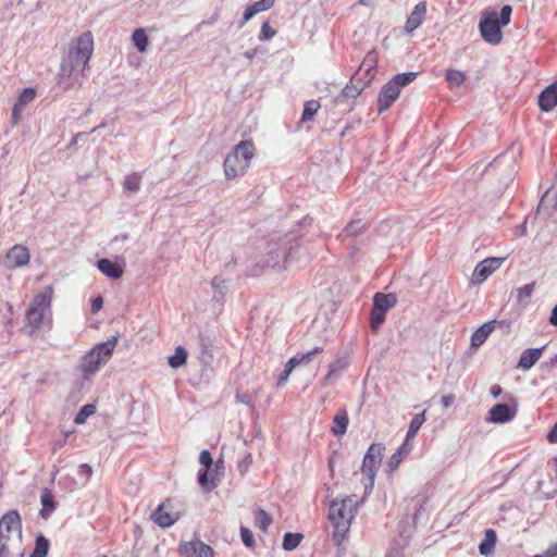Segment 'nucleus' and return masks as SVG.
<instances>
[{
	"label": "nucleus",
	"mask_w": 557,
	"mask_h": 557,
	"mask_svg": "<svg viewBox=\"0 0 557 557\" xmlns=\"http://www.w3.org/2000/svg\"><path fill=\"white\" fill-rule=\"evenodd\" d=\"M542 555L544 557H557V543L550 544Z\"/></svg>",
	"instance_id": "e2e57ef3"
},
{
	"label": "nucleus",
	"mask_w": 557,
	"mask_h": 557,
	"mask_svg": "<svg viewBox=\"0 0 557 557\" xmlns=\"http://www.w3.org/2000/svg\"><path fill=\"white\" fill-rule=\"evenodd\" d=\"M386 312L376 307H372L370 314V325L372 331L376 332L379 326L385 321Z\"/></svg>",
	"instance_id": "58836bf2"
},
{
	"label": "nucleus",
	"mask_w": 557,
	"mask_h": 557,
	"mask_svg": "<svg viewBox=\"0 0 557 557\" xmlns=\"http://www.w3.org/2000/svg\"><path fill=\"white\" fill-rule=\"evenodd\" d=\"M535 288V282H532L530 284H525L522 287H519L516 289L517 298L519 302H522L524 299H528L531 297Z\"/></svg>",
	"instance_id": "de8ad7c7"
},
{
	"label": "nucleus",
	"mask_w": 557,
	"mask_h": 557,
	"mask_svg": "<svg viewBox=\"0 0 557 557\" xmlns=\"http://www.w3.org/2000/svg\"><path fill=\"white\" fill-rule=\"evenodd\" d=\"M411 445L407 443H403V445L389 457L387 461V470L388 472H394L401 460L411 451Z\"/></svg>",
	"instance_id": "412c9836"
},
{
	"label": "nucleus",
	"mask_w": 557,
	"mask_h": 557,
	"mask_svg": "<svg viewBox=\"0 0 557 557\" xmlns=\"http://www.w3.org/2000/svg\"><path fill=\"white\" fill-rule=\"evenodd\" d=\"M506 159H507V157H505V156H499V157H497V158H496V159H495V160H494V161L488 165V168H491V169H496V168H498L500 164L505 163V162H506Z\"/></svg>",
	"instance_id": "69168bd1"
},
{
	"label": "nucleus",
	"mask_w": 557,
	"mask_h": 557,
	"mask_svg": "<svg viewBox=\"0 0 557 557\" xmlns=\"http://www.w3.org/2000/svg\"><path fill=\"white\" fill-rule=\"evenodd\" d=\"M240 537L245 546L247 547H253L255 546V540L252 532L245 527L240 528Z\"/></svg>",
	"instance_id": "3c124183"
},
{
	"label": "nucleus",
	"mask_w": 557,
	"mask_h": 557,
	"mask_svg": "<svg viewBox=\"0 0 557 557\" xmlns=\"http://www.w3.org/2000/svg\"><path fill=\"white\" fill-rule=\"evenodd\" d=\"M275 0H259L255 2L253 9L256 10L257 14L267 10H270L274 5Z\"/></svg>",
	"instance_id": "603ef678"
},
{
	"label": "nucleus",
	"mask_w": 557,
	"mask_h": 557,
	"mask_svg": "<svg viewBox=\"0 0 557 557\" xmlns=\"http://www.w3.org/2000/svg\"><path fill=\"white\" fill-rule=\"evenodd\" d=\"M236 398L238 401L245 404V405H251V397L247 394H240V393H237L236 394Z\"/></svg>",
	"instance_id": "338daca9"
},
{
	"label": "nucleus",
	"mask_w": 557,
	"mask_h": 557,
	"mask_svg": "<svg viewBox=\"0 0 557 557\" xmlns=\"http://www.w3.org/2000/svg\"><path fill=\"white\" fill-rule=\"evenodd\" d=\"M424 421L425 411H422L421 413H418L412 418L404 443L409 444V442L414 438Z\"/></svg>",
	"instance_id": "c756f323"
},
{
	"label": "nucleus",
	"mask_w": 557,
	"mask_h": 557,
	"mask_svg": "<svg viewBox=\"0 0 557 557\" xmlns=\"http://www.w3.org/2000/svg\"><path fill=\"white\" fill-rule=\"evenodd\" d=\"M97 268L101 273L112 280H117L123 275V268L107 258L98 260Z\"/></svg>",
	"instance_id": "a211bd4d"
},
{
	"label": "nucleus",
	"mask_w": 557,
	"mask_h": 557,
	"mask_svg": "<svg viewBox=\"0 0 557 557\" xmlns=\"http://www.w3.org/2000/svg\"><path fill=\"white\" fill-rule=\"evenodd\" d=\"M488 421L492 423H506L511 421L517 414V406L510 407L507 404H497L488 411Z\"/></svg>",
	"instance_id": "f8f14e48"
},
{
	"label": "nucleus",
	"mask_w": 557,
	"mask_h": 557,
	"mask_svg": "<svg viewBox=\"0 0 557 557\" xmlns=\"http://www.w3.org/2000/svg\"><path fill=\"white\" fill-rule=\"evenodd\" d=\"M208 470L209 469H206L203 471H200L199 474H198V482L199 484L208 492H210L211 490L215 488L216 487V482L214 481V478L212 476L211 478V482L209 484V474H208Z\"/></svg>",
	"instance_id": "49530a36"
},
{
	"label": "nucleus",
	"mask_w": 557,
	"mask_h": 557,
	"mask_svg": "<svg viewBox=\"0 0 557 557\" xmlns=\"http://www.w3.org/2000/svg\"><path fill=\"white\" fill-rule=\"evenodd\" d=\"M23 109L24 108H22V107H17L16 103L13 106L12 116H11L13 125H16L18 123Z\"/></svg>",
	"instance_id": "13d9d810"
},
{
	"label": "nucleus",
	"mask_w": 557,
	"mask_h": 557,
	"mask_svg": "<svg viewBox=\"0 0 557 557\" xmlns=\"http://www.w3.org/2000/svg\"><path fill=\"white\" fill-rule=\"evenodd\" d=\"M359 72H356L350 79V84L346 85L343 89L342 94L336 97V102L342 103L344 100L356 99L362 90L366 88L367 83H362L361 85H357L356 82L358 79Z\"/></svg>",
	"instance_id": "f3484780"
},
{
	"label": "nucleus",
	"mask_w": 557,
	"mask_h": 557,
	"mask_svg": "<svg viewBox=\"0 0 557 557\" xmlns=\"http://www.w3.org/2000/svg\"><path fill=\"white\" fill-rule=\"evenodd\" d=\"M256 527L262 531H267L269 525L272 523L271 516L263 509H258L255 515Z\"/></svg>",
	"instance_id": "4c0bfd02"
},
{
	"label": "nucleus",
	"mask_w": 557,
	"mask_h": 557,
	"mask_svg": "<svg viewBox=\"0 0 557 557\" xmlns=\"http://www.w3.org/2000/svg\"><path fill=\"white\" fill-rule=\"evenodd\" d=\"M513 234L516 236H524V235H527V220L523 223L517 225L513 228Z\"/></svg>",
	"instance_id": "680f3d73"
},
{
	"label": "nucleus",
	"mask_w": 557,
	"mask_h": 557,
	"mask_svg": "<svg viewBox=\"0 0 557 557\" xmlns=\"http://www.w3.org/2000/svg\"><path fill=\"white\" fill-rule=\"evenodd\" d=\"M49 548V542L42 535L36 539V545L29 557H46Z\"/></svg>",
	"instance_id": "ea45409f"
},
{
	"label": "nucleus",
	"mask_w": 557,
	"mask_h": 557,
	"mask_svg": "<svg viewBox=\"0 0 557 557\" xmlns=\"http://www.w3.org/2000/svg\"><path fill=\"white\" fill-rule=\"evenodd\" d=\"M397 302V297L395 294H383L376 293L373 297V306L381 309L384 312H387L388 309L393 308Z\"/></svg>",
	"instance_id": "5701e85b"
},
{
	"label": "nucleus",
	"mask_w": 557,
	"mask_h": 557,
	"mask_svg": "<svg viewBox=\"0 0 557 557\" xmlns=\"http://www.w3.org/2000/svg\"><path fill=\"white\" fill-rule=\"evenodd\" d=\"M357 500L347 497L342 500H333L329 508V518L333 525L332 541L339 547L347 539L351 522L357 510Z\"/></svg>",
	"instance_id": "7ed1b4c3"
},
{
	"label": "nucleus",
	"mask_w": 557,
	"mask_h": 557,
	"mask_svg": "<svg viewBox=\"0 0 557 557\" xmlns=\"http://www.w3.org/2000/svg\"><path fill=\"white\" fill-rule=\"evenodd\" d=\"M349 423L348 413L345 409L341 410L333 418L332 433L335 436H342L346 433Z\"/></svg>",
	"instance_id": "4be33fe9"
},
{
	"label": "nucleus",
	"mask_w": 557,
	"mask_h": 557,
	"mask_svg": "<svg viewBox=\"0 0 557 557\" xmlns=\"http://www.w3.org/2000/svg\"><path fill=\"white\" fill-rule=\"evenodd\" d=\"M446 79L450 86L459 87L465 83L466 76L459 70H448L446 73Z\"/></svg>",
	"instance_id": "79ce46f5"
},
{
	"label": "nucleus",
	"mask_w": 557,
	"mask_h": 557,
	"mask_svg": "<svg viewBox=\"0 0 557 557\" xmlns=\"http://www.w3.org/2000/svg\"><path fill=\"white\" fill-rule=\"evenodd\" d=\"M302 534L300 533H286L283 539V548L287 552L294 550L301 542Z\"/></svg>",
	"instance_id": "e433bc0d"
},
{
	"label": "nucleus",
	"mask_w": 557,
	"mask_h": 557,
	"mask_svg": "<svg viewBox=\"0 0 557 557\" xmlns=\"http://www.w3.org/2000/svg\"><path fill=\"white\" fill-rule=\"evenodd\" d=\"M349 366V360L345 357L336 359L334 362H332L329 367V372L323 379L322 384L324 386L327 385L329 381L335 376L341 374L343 371H345Z\"/></svg>",
	"instance_id": "393cba45"
},
{
	"label": "nucleus",
	"mask_w": 557,
	"mask_h": 557,
	"mask_svg": "<svg viewBox=\"0 0 557 557\" xmlns=\"http://www.w3.org/2000/svg\"><path fill=\"white\" fill-rule=\"evenodd\" d=\"M417 77L416 72H406L396 74L391 79L392 84L396 86L399 90H401L403 87L409 85L411 82H413Z\"/></svg>",
	"instance_id": "f704fd0d"
},
{
	"label": "nucleus",
	"mask_w": 557,
	"mask_h": 557,
	"mask_svg": "<svg viewBox=\"0 0 557 557\" xmlns=\"http://www.w3.org/2000/svg\"><path fill=\"white\" fill-rule=\"evenodd\" d=\"M400 95V90L392 84V82H387L381 89V92L377 98V108L379 113H383L387 111L391 106L398 99Z\"/></svg>",
	"instance_id": "4468645a"
},
{
	"label": "nucleus",
	"mask_w": 557,
	"mask_h": 557,
	"mask_svg": "<svg viewBox=\"0 0 557 557\" xmlns=\"http://www.w3.org/2000/svg\"><path fill=\"white\" fill-rule=\"evenodd\" d=\"M479 28L482 38L491 44L498 45L503 39V33L498 22V14L495 11L484 13L480 23Z\"/></svg>",
	"instance_id": "1a4fd4ad"
},
{
	"label": "nucleus",
	"mask_w": 557,
	"mask_h": 557,
	"mask_svg": "<svg viewBox=\"0 0 557 557\" xmlns=\"http://www.w3.org/2000/svg\"><path fill=\"white\" fill-rule=\"evenodd\" d=\"M504 258L491 257L479 262L472 274V282L475 284L483 283L504 263Z\"/></svg>",
	"instance_id": "9d476101"
},
{
	"label": "nucleus",
	"mask_w": 557,
	"mask_h": 557,
	"mask_svg": "<svg viewBox=\"0 0 557 557\" xmlns=\"http://www.w3.org/2000/svg\"><path fill=\"white\" fill-rule=\"evenodd\" d=\"M94 50V38L91 33H83L74 46L69 50L67 62L61 64L58 75V85L63 90L79 88L84 81V71Z\"/></svg>",
	"instance_id": "f257e3e1"
},
{
	"label": "nucleus",
	"mask_w": 557,
	"mask_h": 557,
	"mask_svg": "<svg viewBox=\"0 0 557 557\" xmlns=\"http://www.w3.org/2000/svg\"><path fill=\"white\" fill-rule=\"evenodd\" d=\"M375 63H376V59H375V55L373 53H369L362 64L360 65L359 70L357 72L360 73V75H362V72L364 71V75L366 76H371L374 74L372 73L374 66H375Z\"/></svg>",
	"instance_id": "37998d69"
},
{
	"label": "nucleus",
	"mask_w": 557,
	"mask_h": 557,
	"mask_svg": "<svg viewBox=\"0 0 557 557\" xmlns=\"http://www.w3.org/2000/svg\"><path fill=\"white\" fill-rule=\"evenodd\" d=\"M366 223L361 219L350 221L344 228L346 236H358L364 232Z\"/></svg>",
	"instance_id": "c9c22d12"
},
{
	"label": "nucleus",
	"mask_w": 557,
	"mask_h": 557,
	"mask_svg": "<svg viewBox=\"0 0 557 557\" xmlns=\"http://www.w3.org/2000/svg\"><path fill=\"white\" fill-rule=\"evenodd\" d=\"M116 344L117 336H111L108 341L97 344L81 358L78 370L83 373L85 379L94 375L110 360Z\"/></svg>",
	"instance_id": "39448f33"
},
{
	"label": "nucleus",
	"mask_w": 557,
	"mask_h": 557,
	"mask_svg": "<svg viewBox=\"0 0 557 557\" xmlns=\"http://www.w3.org/2000/svg\"><path fill=\"white\" fill-rule=\"evenodd\" d=\"M417 77L416 72H406L396 74L391 79L392 84L396 86L399 90H401L403 87L409 85L411 82H413Z\"/></svg>",
	"instance_id": "72a5a7b5"
},
{
	"label": "nucleus",
	"mask_w": 557,
	"mask_h": 557,
	"mask_svg": "<svg viewBox=\"0 0 557 557\" xmlns=\"http://www.w3.org/2000/svg\"><path fill=\"white\" fill-rule=\"evenodd\" d=\"M295 367L289 363V360L287 361L284 371L281 373L278 380H277V386H282L288 379L290 372L293 371Z\"/></svg>",
	"instance_id": "5fc2aeb1"
},
{
	"label": "nucleus",
	"mask_w": 557,
	"mask_h": 557,
	"mask_svg": "<svg viewBox=\"0 0 557 557\" xmlns=\"http://www.w3.org/2000/svg\"><path fill=\"white\" fill-rule=\"evenodd\" d=\"M96 411V407L91 404L83 406L79 412L76 414L74 421L76 424H83L88 417L92 416Z\"/></svg>",
	"instance_id": "c03bdc74"
},
{
	"label": "nucleus",
	"mask_w": 557,
	"mask_h": 557,
	"mask_svg": "<svg viewBox=\"0 0 557 557\" xmlns=\"http://www.w3.org/2000/svg\"><path fill=\"white\" fill-rule=\"evenodd\" d=\"M187 350L183 346H177L174 355L169 357V364L173 369H178L187 361Z\"/></svg>",
	"instance_id": "2f4dec72"
},
{
	"label": "nucleus",
	"mask_w": 557,
	"mask_h": 557,
	"mask_svg": "<svg viewBox=\"0 0 557 557\" xmlns=\"http://www.w3.org/2000/svg\"><path fill=\"white\" fill-rule=\"evenodd\" d=\"M153 521L161 528H169L176 521V518L164 511L163 505H160L152 515Z\"/></svg>",
	"instance_id": "cd10ccee"
},
{
	"label": "nucleus",
	"mask_w": 557,
	"mask_h": 557,
	"mask_svg": "<svg viewBox=\"0 0 557 557\" xmlns=\"http://www.w3.org/2000/svg\"><path fill=\"white\" fill-rule=\"evenodd\" d=\"M40 502L42 505V509L40 511L41 517L44 519H47L51 515V512L55 509L54 497L48 488H45L42 491V493L40 495Z\"/></svg>",
	"instance_id": "bb28decb"
},
{
	"label": "nucleus",
	"mask_w": 557,
	"mask_h": 557,
	"mask_svg": "<svg viewBox=\"0 0 557 557\" xmlns=\"http://www.w3.org/2000/svg\"><path fill=\"white\" fill-rule=\"evenodd\" d=\"M299 248V243L292 234L283 236H271L264 248L263 265L269 268H280L288 263L293 258L295 250Z\"/></svg>",
	"instance_id": "20e7f679"
},
{
	"label": "nucleus",
	"mask_w": 557,
	"mask_h": 557,
	"mask_svg": "<svg viewBox=\"0 0 557 557\" xmlns=\"http://www.w3.org/2000/svg\"><path fill=\"white\" fill-rule=\"evenodd\" d=\"M495 321H490L481 325L471 336V346L480 347L495 329Z\"/></svg>",
	"instance_id": "aec40b11"
},
{
	"label": "nucleus",
	"mask_w": 557,
	"mask_h": 557,
	"mask_svg": "<svg viewBox=\"0 0 557 557\" xmlns=\"http://www.w3.org/2000/svg\"><path fill=\"white\" fill-rule=\"evenodd\" d=\"M557 104V81L547 86L539 96V106L543 111H550Z\"/></svg>",
	"instance_id": "2eb2a0df"
},
{
	"label": "nucleus",
	"mask_w": 557,
	"mask_h": 557,
	"mask_svg": "<svg viewBox=\"0 0 557 557\" xmlns=\"http://www.w3.org/2000/svg\"><path fill=\"white\" fill-rule=\"evenodd\" d=\"M103 306L102 297L98 296L91 300V312L97 313Z\"/></svg>",
	"instance_id": "052dcab7"
},
{
	"label": "nucleus",
	"mask_w": 557,
	"mask_h": 557,
	"mask_svg": "<svg viewBox=\"0 0 557 557\" xmlns=\"http://www.w3.org/2000/svg\"><path fill=\"white\" fill-rule=\"evenodd\" d=\"M36 92L33 88H25L20 94L17 101L15 102L17 107L25 108L29 102L35 99Z\"/></svg>",
	"instance_id": "a18cd8bd"
},
{
	"label": "nucleus",
	"mask_w": 557,
	"mask_h": 557,
	"mask_svg": "<svg viewBox=\"0 0 557 557\" xmlns=\"http://www.w3.org/2000/svg\"><path fill=\"white\" fill-rule=\"evenodd\" d=\"M132 40L139 52H145L149 46V38L144 28H137L133 32Z\"/></svg>",
	"instance_id": "7c9ffc66"
},
{
	"label": "nucleus",
	"mask_w": 557,
	"mask_h": 557,
	"mask_svg": "<svg viewBox=\"0 0 557 557\" xmlns=\"http://www.w3.org/2000/svg\"><path fill=\"white\" fill-rule=\"evenodd\" d=\"M547 438L550 443H557V421L554 428L549 431Z\"/></svg>",
	"instance_id": "774afa93"
},
{
	"label": "nucleus",
	"mask_w": 557,
	"mask_h": 557,
	"mask_svg": "<svg viewBox=\"0 0 557 557\" xmlns=\"http://www.w3.org/2000/svg\"><path fill=\"white\" fill-rule=\"evenodd\" d=\"M512 8L510 5H504L500 10L498 22L500 26H506L510 23Z\"/></svg>",
	"instance_id": "09e8293b"
},
{
	"label": "nucleus",
	"mask_w": 557,
	"mask_h": 557,
	"mask_svg": "<svg viewBox=\"0 0 557 557\" xmlns=\"http://www.w3.org/2000/svg\"><path fill=\"white\" fill-rule=\"evenodd\" d=\"M143 181V175L139 172H133L124 177L123 190L124 193L135 194L139 191Z\"/></svg>",
	"instance_id": "a878e982"
},
{
	"label": "nucleus",
	"mask_w": 557,
	"mask_h": 557,
	"mask_svg": "<svg viewBox=\"0 0 557 557\" xmlns=\"http://www.w3.org/2000/svg\"><path fill=\"white\" fill-rule=\"evenodd\" d=\"M22 520L16 510H10L0 519V557H23Z\"/></svg>",
	"instance_id": "f03ea898"
},
{
	"label": "nucleus",
	"mask_w": 557,
	"mask_h": 557,
	"mask_svg": "<svg viewBox=\"0 0 557 557\" xmlns=\"http://www.w3.org/2000/svg\"><path fill=\"white\" fill-rule=\"evenodd\" d=\"M320 109V103L317 100H310L305 103V108L301 115L302 122L311 121L314 116V114Z\"/></svg>",
	"instance_id": "a19ab883"
},
{
	"label": "nucleus",
	"mask_w": 557,
	"mask_h": 557,
	"mask_svg": "<svg viewBox=\"0 0 557 557\" xmlns=\"http://www.w3.org/2000/svg\"><path fill=\"white\" fill-rule=\"evenodd\" d=\"M496 532L493 529H487L485 531V537L482 541V543L479 545L480 554L482 555H490L496 545Z\"/></svg>",
	"instance_id": "c85d7f7f"
},
{
	"label": "nucleus",
	"mask_w": 557,
	"mask_h": 557,
	"mask_svg": "<svg viewBox=\"0 0 557 557\" xmlns=\"http://www.w3.org/2000/svg\"><path fill=\"white\" fill-rule=\"evenodd\" d=\"M52 287L47 286L44 293L34 297L26 311V325L24 331L32 336L44 323L47 313L50 312Z\"/></svg>",
	"instance_id": "0eeeda50"
},
{
	"label": "nucleus",
	"mask_w": 557,
	"mask_h": 557,
	"mask_svg": "<svg viewBox=\"0 0 557 557\" xmlns=\"http://www.w3.org/2000/svg\"><path fill=\"white\" fill-rule=\"evenodd\" d=\"M323 352V348L318 346V347H314L313 349L307 351V352H302V354H297L295 356H293L290 359H289V363L294 367H297V366H307L309 364L313 358L320 354Z\"/></svg>",
	"instance_id": "b1692460"
},
{
	"label": "nucleus",
	"mask_w": 557,
	"mask_h": 557,
	"mask_svg": "<svg viewBox=\"0 0 557 557\" xmlns=\"http://www.w3.org/2000/svg\"><path fill=\"white\" fill-rule=\"evenodd\" d=\"M28 249L22 245L13 246L5 255L4 265L8 269H16L29 262Z\"/></svg>",
	"instance_id": "9b49d317"
},
{
	"label": "nucleus",
	"mask_w": 557,
	"mask_h": 557,
	"mask_svg": "<svg viewBox=\"0 0 557 557\" xmlns=\"http://www.w3.org/2000/svg\"><path fill=\"white\" fill-rule=\"evenodd\" d=\"M180 550L182 557H213V549L199 540L182 544Z\"/></svg>",
	"instance_id": "ddd939ff"
},
{
	"label": "nucleus",
	"mask_w": 557,
	"mask_h": 557,
	"mask_svg": "<svg viewBox=\"0 0 557 557\" xmlns=\"http://www.w3.org/2000/svg\"><path fill=\"white\" fill-rule=\"evenodd\" d=\"M257 14L256 10L253 9V5H249L246 8L243 16L242 25L247 23L249 20H251Z\"/></svg>",
	"instance_id": "bf43d9fd"
},
{
	"label": "nucleus",
	"mask_w": 557,
	"mask_h": 557,
	"mask_svg": "<svg viewBox=\"0 0 557 557\" xmlns=\"http://www.w3.org/2000/svg\"><path fill=\"white\" fill-rule=\"evenodd\" d=\"M78 473L84 476V483H87L92 474V468L88 463H82Z\"/></svg>",
	"instance_id": "4d7b16f0"
},
{
	"label": "nucleus",
	"mask_w": 557,
	"mask_h": 557,
	"mask_svg": "<svg viewBox=\"0 0 557 557\" xmlns=\"http://www.w3.org/2000/svg\"><path fill=\"white\" fill-rule=\"evenodd\" d=\"M543 349H544V347L530 348V349L524 350L520 356V360L518 362V368H520L522 370L531 369L537 362V360L541 358Z\"/></svg>",
	"instance_id": "6ab92c4d"
},
{
	"label": "nucleus",
	"mask_w": 557,
	"mask_h": 557,
	"mask_svg": "<svg viewBox=\"0 0 557 557\" xmlns=\"http://www.w3.org/2000/svg\"><path fill=\"white\" fill-rule=\"evenodd\" d=\"M211 287L213 289V298L215 300H221L227 292L226 281L220 276H214L212 278Z\"/></svg>",
	"instance_id": "473e14b6"
},
{
	"label": "nucleus",
	"mask_w": 557,
	"mask_h": 557,
	"mask_svg": "<svg viewBox=\"0 0 557 557\" xmlns=\"http://www.w3.org/2000/svg\"><path fill=\"white\" fill-rule=\"evenodd\" d=\"M454 401H455L454 395H445L441 398V403L444 408H448L449 406H451L454 404Z\"/></svg>",
	"instance_id": "0e129e2a"
},
{
	"label": "nucleus",
	"mask_w": 557,
	"mask_h": 557,
	"mask_svg": "<svg viewBox=\"0 0 557 557\" xmlns=\"http://www.w3.org/2000/svg\"><path fill=\"white\" fill-rule=\"evenodd\" d=\"M199 462L209 469L212 466V457L209 450L205 449L200 453Z\"/></svg>",
	"instance_id": "6e6d98bb"
},
{
	"label": "nucleus",
	"mask_w": 557,
	"mask_h": 557,
	"mask_svg": "<svg viewBox=\"0 0 557 557\" xmlns=\"http://www.w3.org/2000/svg\"><path fill=\"white\" fill-rule=\"evenodd\" d=\"M275 36V30L272 29L268 22H264L261 26V40H270Z\"/></svg>",
	"instance_id": "864d4df0"
},
{
	"label": "nucleus",
	"mask_w": 557,
	"mask_h": 557,
	"mask_svg": "<svg viewBox=\"0 0 557 557\" xmlns=\"http://www.w3.org/2000/svg\"><path fill=\"white\" fill-rule=\"evenodd\" d=\"M385 447L383 444H372L364 455L362 462V471L368 478L369 484H366V492L373 487L375 472L381 465L383 451Z\"/></svg>",
	"instance_id": "6e6552de"
},
{
	"label": "nucleus",
	"mask_w": 557,
	"mask_h": 557,
	"mask_svg": "<svg viewBox=\"0 0 557 557\" xmlns=\"http://www.w3.org/2000/svg\"><path fill=\"white\" fill-rule=\"evenodd\" d=\"M253 145L249 140H243L228 153L224 160V173L227 180L242 176L249 168L253 157Z\"/></svg>",
	"instance_id": "423d86ee"
},
{
	"label": "nucleus",
	"mask_w": 557,
	"mask_h": 557,
	"mask_svg": "<svg viewBox=\"0 0 557 557\" xmlns=\"http://www.w3.org/2000/svg\"><path fill=\"white\" fill-rule=\"evenodd\" d=\"M251 463H252V456L250 453L246 451L237 463V467H238V470L240 471V473L242 474L246 473L248 468L251 466Z\"/></svg>",
	"instance_id": "8fccbe9b"
},
{
	"label": "nucleus",
	"mask_w": 557,
	"mask_h": 557,
	"mask_svg": "<svg viewBox=\"0 0 557 557\" xmlns=\"http://www.w3.org/2000/svg\"><path fill=\"white\" fill-rule=\"evenodd\" d=\"M426 14V4L425 2H419L410 15L407 18V22L405 24V30L407 33H412L416 30L423 22Z\"/></svg>",
	"instance_id": "dca6fc26"
}]
</instances>
